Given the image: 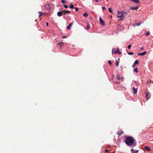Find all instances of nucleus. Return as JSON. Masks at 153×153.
Here are the masks:
<instances>
[{
	"label": "nucleus",
	"instance_id": "nucleus-1",
	"mask_svg": "<svg viewBox=\"0 0 153 153\" xmlns=\"http://www.w3.org/2000/svg\"><path fill=\"white\" fill-rule=\"evenodd\" d=\"M125 142L128 146L131 147H134L136 145L135 140L131 136L128 137L126 138Z\"/></svg>",
	"mask_w": 153,
	"mask_h": 153
},
{
	"label": "nucleus",
	"instance_id": "nucleus-2",
	"mask_svg": "<svg viewBox=\"0 0 153 153\" xmlns=\"http://www.w3.org/2000/svg\"><path fill=\"white\" fill-rule=\"evenodd\" d=\"M113 53H114V54H120L121 53L119 51L118 49H117V50H115V49L114 48L112 50V54Z\"/></svg>",
	"mask_w": 153,
	"mask_h": 153
},
{
	"label": "nucleus",
	"instance_id": "nucleus-3",
	"mask_svg": "<svg viewBox=\"0 0 153 153\" xmlns=\"http://www.w3.org/2000/svg\"><path fill=\"white\" fill-rule=\"evenodd\" d=\"M117 18H120V20H122L124 18V14L121 13L120 15H117Z\"/></svg>",
	"mask_w": 153,
	"mask_h": 153
},
{
	"label": "nucleus",
	"instance_id": "nucleus-4",
	"mask_svg": "<svg viewBox=\"0 0 153 153\" xmlns=\"http://www.w3.org/2000/svg\"><path fill=\"white\" fill-rule=\"evenodd\" d=\"M99 20L100 23L102 25L104 26L105 24H104V22L102 20V17H99Z\"/></svg>",
	"mask_w": 153,
	"mask_h": 153
},
{
	"label": "nucleus",
	"instance_id": "nucleus-5",
	"mask_svg": "<svg viewBox=\"0 0 153 153\" xmlns=\"http://www.w3.org/2000/svg\"><path fill=\"white\" fill-rule=\"evenodd\" d=\"M45 9L48 10H49L50 9V5L48 4H46L45 6Z\"/></svg>",
	"mask_w": 153,
	"mask_h": 153
},
{
	"label": "nucleus",
	"instance_id": "nucleus-6",
	"mask_svg": "<svg viewBox=\"0 0 153 153\" xmlns=\"http://www.w3.org/2000/svg\"><path fill=\"white\" fill-rule=\"evenodd\" d=\"M72 23H70L67 26V28L68 30H69L71 29V27L72 25Z\"/></svg>",
	"mask_w": 153,
	"mask_h": 153
},
{
	"label": "nucleus",
	"instance_id": "nucleus-7",
	"mask_svg": "<svg viewBox=\"0 0 153 153\" xmlns=\"http://www.w3.org/2000/svg\"><path fill=\"white\" fill-rule=\"evenodd\" d=\"M57 15L59 17L61 16L62 15V12H58L57 13Z\"/></svg>",
	"mask_w": 153,
	"mask_h": 153
},
{
	"label": "nucleus",
	"instance_id": "nucleus-8",
	"mask_svg": "<svg viewBox=\"0 0 153 153\" xmlns=\"http://www.w3.org/2000/svg\"><path fill=\"white\" fill-rule=\"evenodd\" d=\"M144 149L147 151H149L151 150L150 148L148 146H145L144 147Z\"/></svg>",
	"mask_w": 153,
	"mask_h": 153
},
{
	"label": "nucleus",
	"instance_id": "nucleus-9",
	"mask_svg": "<svg viewBox=\"0 0 153 153\" xmlns=\"http://www.w3.org/2000/svg\"><path fill=\"white\" fill-rule=\"evenodd\" d=\"M146 53V51H145L142 53H140L138 54V55L139 56H143L145 55Z\"/></svg>",
	"mask_w": 153,
	"mask_h": 153
},
{
	"label": "nucleus",
	"instance_id": "nucleus-10",
	"mask_svg": "<svg viewBox=\"0 0 153 153\" xmlns=\"http://www.w3.org/2000/svg\"><path fill=\"white\" fill-rule=\"evenodd\" d=\"M137 88H135L134 87H133L132 89L134 91V94H136L137 93Z\"/></svg>",
	"mask_w": 153,
	"mask_h": 153
},
{
	"label": "nucleus",
	"instance_id": "nucleus-11",
	"mask_svg": "<svg viewBox=\"0 0 153 153\" xmlns=\"http://www.w3.org/2000/svg\"><path fill=\"white\" fill-rule=\"evenodd\" d=\"M130 0L138 4L139 3V0Z\"/></svg>",
	"mask_w": 153,
	"mask_h": 153
},
{
	"label": "nucleus",
	"instance_id": "nucleus-12",
	"mask_svg": "<svg viewBox=\"0 0 153 153\" xmlns=\"http://www.w3.org/2000/svg\"><path fill=\"white\" fill-rule=\"evenodd\" d=\"M138 8L137 7H131L130 9L131 10H136Z\"/></svg>",
	"mask_w": 153,
	"mask_h": 153
},
{
	"label": "nucleus",
	"instance_id": "nucleus-13",
	"mask_svg": "<svg viewBox=\"0 0 153 153\" xmlns=\"http://www.w3.org/2000/svg\"><path fill=\"white\" fill-rule=\"evenodd\" d=\"M71 11H68V10H65V12H64L63 13V14L65 15L66 13H70Z\"/></svg>",
	"mask_w": 153,
	"mask_h": 153
},
{
	"label": "nucleus",
	"instance_id": "nucleus-14",
	"mask_svg": "<svg viewBox=\"0 0 153 153\" xmlns=\"http://www.w3.org/2000/svg\"><path fill=\"white\" fill-rule=\"evenodd\" d=\"M123 133V132H122V131H118L117 132V134H118V135H121Z\"/></svg>",
	"mask_w": 153,
	"mask_h": 153
},
{
	"label": "nucleus",
	"instance_id": "nucleus-15",
	"mask_svg": "<svg viewBox=\"0 0 153 153\" xmlns=\"http://www.w3.org/2000/svg\"><path fill=\"white\" fill-rule=\"evenodd\" d=\"M148 96H149V94L148 92H147L146 93V97L147 100H148L149 99V98L148 97Z\"/></svg>",
	"mask_w": 153,
	"mask_h": 153
},
{
	"label": "nucleus",
	"instance_id": "nucleus-16",
	"mask_svg": "<svg viewBox=\"0 0 153 153\" xmlns=\"http://www.w3.org/2000/svg\"><path fill=\"white\" fill-rule=\"evenodd\" d=\"M83 16H84V17H87L88 16V13H84L83 14Z\"/></svg>",
	"mask_w": 153,
	"mask_h": 153
},
{
	"label": "nucleus",
	"instance_id": "nucleus-17",
	"mask_svg": "<svg viewBox=\"0 0 153 153\" xmlns=\"http://www.w3.org/2000/svg\"><path fill=\"white\" fill-rule=\"evenodd\" d=\"M134 64H138V61L137 60H136L134 63Z\"/></svg>",
	"mask_w": 153,
	"mask_h": 153
},
{
	"label": "nucleus",
	"instance_id": "nucleus-18",
	"mask_svg": "<svg viewBox=\"0 0 153 153\" xmlns=\"http://www.w3.org/2000/svg\"><path fill=\"white\" fill-rule=\"evenodd\" d=\"M119 64V62L118 61H117L116 62V65L117 66V67H118Z\"/></svg>",
	"mask_w": 153,
	"mask_h": 153
},
{
	"label": "nucleus",
	"instance_id": "nucleus-19",
	"mask_svg": "<svg viewBox=\"0 0 153 153\" xmlns=\"http://www.w3.org/2000/svg\"><path fill=\"white\" fill-rule=\"evenodd\" d=\"M70 8H74V5L73 4H71L70 6Z\"/></svg>",
	"mask_w": 153,
	"mask_h": 153
},
{
	"label": "nucleus",
	"instance_id": "nucleus-20",
	"mask_svg": "<svg viewBox=\"0 0 153 153\" xmlns=\"http://www.w3.org/2000/svg\"><path fill=\"white\" fill-rule=\"evenodd\" d=\"M141 24V22H140V23H136V25L137 26H139Z\"/></svg>",
	"mask_w": 153,
	"mask_h": 153
},
{
	"label": "nucleus",
	"instance_id": "nucleus-21",
	"mask_svg": "<svg viewBox=\"0 0 153 153\" xmlns=\"http://www.w3.org/2000/svg\"><path fill=\"white\" fill-rule=\"evenodd\" d=\"M128 54L129 55H132L134 54L133 52H128Z\"/></svg>",
	"mask_w": 153,
	"mask_h": 153
},
{
	"label": "nucleus",
	"instance_id": "nucleus-22",
	"mask_svg": "<svg viewBox=\"0 0 153 153\" xmlns=\"http://www.w3.org/2000/svg\"><path fill=\"white\" fill-rule=\"evenodd\" d=\"M134 71L136 73L138 72V71L137 68H136V69H134Z\"/></svg>",
	"mask_w": 153,
	"mask_h": 153
},
{
	"label": "nucleus",
	"instance_id": "nucleus-23",
	"mask_svg": "<svg viewBox=\"0 0 153 153\" xmlns=\"http://www.w3.org/2000/svg\"><path fill=\"white\" fill-rule=\"evenodd\" d=\"M108 10L111 13H112V11H111V8H108Z\"/></svg>",
	"mask_w": 153,
	"mask_h": 153
},
{
	"label": "nucleus",
	"instance_id": "nucleus-24",
	"mask_svg": "<svg viewBox=\"0 0 153 153\" xmlns=\"http://www.w3.org/2000/svg\"><path fill=\"white\" fill-rule=\"evenodd\" d=\"M149 32H147L146 33H145V35H146V36H149Z\"/></svg>",
	"mask_w": 153,
	"mask_h": 153
},
{
	"label": "nucleus",
	"instance_id": "nucleus-25",
	"mask_svg": "<svg viewBox=\"0 0 153 153\" xmlns=\"http://www.w3.org/2000/svg\"><path fill=\"white\" fill-rule=\"evenodd\" d=\"M117 79H118V80L120 79V77H119V75H117Z\"/></svg>",
	"mask_w": 153,
	"mask_h": 153
},
{
	"label": "nucleus",
	"instance_id": "nucleus-26",
	"mask_svg": "<svg viewBox=\"0 0 153 153\" xmlns=\"http://www.w3.org/2000/svg\"><path fill=\"white\" fill-rule=\"evenodd\" d=\"M61 2L63 4L65 3L66 2V1L64 0H62V1Z\"/></svg>",
	"mask_w": 153,
	"mask_h": 153
},
{
	"label": "nucleus",
	"instance_id": "nucleus-27",
	"mask_svg": "<svg viewBox=\"0 0 153 153\" xmlns=\"http://www.w3.org/2000/svg\"><path fill=\"white\" fill-rule=\"evenodd\" d=\"M64 7L66 8H67L68 7V6L66 4L64 5Z\"/></svg>",
	"mask_w": 153,
	"mask_h": 153
},
{
	"label": "nucleus",
	"instance_id": "nucleus-28",
	"mask_svg": "<svg viewBox=\"0 0 153 153\" xmlns=\"http://www.w3.org/2000/svg\"><path fill=\"white\" fill-rule=\"evenodd\" d=\"M131 45H129L128 46V48L129 49H130L131 48Z\"/></svg>",
	"mask_w": 153,
	"mask_h": 153
},
{
	"label": "nucleus",
	"instance_id": "nucleus-29",
	"mask_svg": "<svg viewBox=\"0 0 153 153\" xmlns=\"http://www.w3.org/2000/svg\"><path fill=\"white\" fill-rule=\"evenodd\" d=\"M138 152V151L137 150H135L134 151V152L133 153H137Z\"/></svg>",
	"mask_w": 153,
	"mask_h": 153
},
{
	"label": "nucleus",
	"instance_id": "nucleus-30",
	"mask_svg": "<svg viewBox=\"0 0 153 153\" xmlns=\"http://www.w3.org/2000/svg\"><path fill=\"white\" fill-rule=\"evenodd\" d=\"M39 14H40V15L39 16H41L42 14V12L41 11L39 12Z\"/></svg>",
	"mask_w": 153,
	"mask_h": 153
},
{
	"label": "nucleus",
	"instance_id": "nucleus-31",
	"mask_svg": "<svg viewBox=\"0 0 153 153\" xmlns=\"http://www.w3.org/2000/svg\"><path fill=\"white\" fill-rule=\"evenodd\" d=\"M78 8L77 7H76L75 8V10L77 12L78 11Z\"/></svg>",
	"mask_w": 153,
	"mask_h": 153
},
{
	"label": "nucleus",
	"instance_id": "nucleus-32",
	"mask_svg": "<svg viewBox=\"0 0 153 153\" xmlns=\"http://www.w3.org/2000/svg\"><path fill=\"white\" fill-rule=\"evenodd\" d=\"M122 13L124 14H124H127L128 13L127 12H125L124 11L122 12Z\"/></svg>",
	"mask_w": 153,
	"mask_h": 153
},
{
	"label": "nucleus",
	"instance_id": "nucleus-33",
	"mask_svg": "<svg viewBox=\"0 0 153 153\" xmlns=\"http://www.w3.org/2000/svg\"><path fill=\"white\" fill-rule=\"evenodd\" d=\"M117 13H118V14H120V13H121L122 12H120V11H117Z\"/></svg>",
	"mask_w": 153,
	"mask_h": 153
},
{
	"label": "nucleus",
	"instance_id": "nucleus-34",
	"mask_svg": "<svg viewBox=\"0 0 153 153\" xmlns=\"http://www.w3.org/2000/svg\"><path fill=\"white\" fill-rule=\"evenodd\" d=\"M89 25H88L87 26L86 28V29L88 30L89 29Z\"/></svg>",
	"mask_w": 153,
	"mask_h": 153
},
{
	"label": "nucleus",
	"instance_id": "nucleus-35",
	"mask_svg": "<svg viewBox=\"0 0 153 153\" xmlns=\"http://www.w3.org/2000/svg\"><path fill=\"white\" fill-rule=\"evenodd\" d=\"M108 62L110 65H111V62L110 60H109Z\"/></svg>",
	"mask_w": 153,
	"mask_h": 153
},
{
	"label": "nucleus",
	"instance_id": "nucleus-36",
	"mask_svg": "<svg viewBox=\"0 0 153 153\" xmlns=\"http://www.w3.org/2000/svg\"><path fill=\"white\" fill-rule=\"evenodd\" d=\"M102 9L103 10H105V7H102Z\"/></svg>",
	"mask_w": 153,
	"mask_h": 153
},
{
	"label": "nucleus",
	"instance_id": "nucleus-37",
	"mask_svg": "<svg viewBox=\"0 0 153 153\" xmlns=\"http://www.w3.org/2000/svg\"><path fill=\"white\" fill-rule=\"evenodd\" d=\"M105 152H108V149H105Z\"/></svg>",
	"mask_w": 153,
	"mask_h": 153
},
{
	"label": "nucleus",
	"instance_id": "nucleus-38",
	"mask_svg": "<svg viewBox=\"0 0 153 153\" xmlns=\"http://www.w3.org/2000/svg\"><path fill=\"white\" fill-rule=\"evenodd\" d=\"M46 25L47 26H48V22H47L46 23Z\"/></svg>",
	"mask_w": 153,
	"mask_h": 153
},
{
	"label": "nucleus",
	"instance_id": "nucleus-39",
	"mask_svg": "<svg viewBox=\"0 0 153 153\" xmlns=\"http://www.w3.org/2000/svg\"><path fill=\"white\" fill-rule=\"evenodd\" d=\"M134 151V149H131V152H133Z\"/></svg>",
	"mask_w": 153,
	"mask_h": 153
},
{
	"label": "nucleus",
	"instance_id": "nucleus-40",
	"mask_svg": "<svg viewBox=\"0 0 153 153\" xmlns=\"http://www.w3.org/2000/svg\"><path fill=\"white\" fill-rule=\"evenodd\" d=\"M135 65L134 64V63L132 65V67H134L135 66Z\"/></svg>",
	"mask_w": 153,
	"mask_h": 153
},
{
	"label": "nucleus",
	"instance_id": "nucleus-41",
	"mask_svg": "<svg viewBox=\"0 0 153 153\" xmlns=\"http://www.w3.org/2000/svg\"><path fill=\"white\" fill-rule=\"evenodd\" d=\"M66 37H67V36H62V38H66Z\"/></svg>",
	"mask_w": 153,
	"mask_h": 153
},
{
	"label": "nucleus",
	"instance_id": "nucleus-42",
	"mask_svg": "<svg viewBox=\"0 0 153 153\" xmlns=\"http://www.w3.org/2000/svg\"><path fill=\"white\" fill-rule=\"evenodd\" d=\"M98 1V0H95V1L96 2H97Z\"/></svg>",
	"mask_w": 153,
	"mask_h": 153
},
{
	"label": "nucleus",
	"instance_id": "nucleus-43",
	"mask_svg": "<svg viewBox=\"0 0 153 153\" xmlns=\"http://www.w3.org/2000/svg\"><path fill=\"white\" fill-rule=\"evenodd\" d=\"M143 47H142V48H141V50H143Z\"/></svg>",
	"mask_w": 153,
	"mask_h": 153
},
{
	"label": "nucleus",
	"instance_id": "nucleus-44",
	"mask_svg": "<svg viewBox=\"0 0 153 153\" xmlns=\"http://www.w3.org/2000/svg\"><path fill=\"white\" fill-rule=\"evenodd\" d=\"M116 83H118V82H116Z\"/></svg>",
	"mask_w": 153,
	"mask_h": 153
},
{
	"label": "nucleus",
	"instance_id": "nucleus-45",
	"mask_svg": "<svg viewBox=\"0 0 153 153\" xmlns=\"http://www.w3.org/2000/svg\"><path fill=\"white\" fill-rule=\"evenodd\" d=\"M143 31H146V30H143Z\"/></svg>",
	"mask_w": 153,
	"mask_h": 153
}]
</instances>
